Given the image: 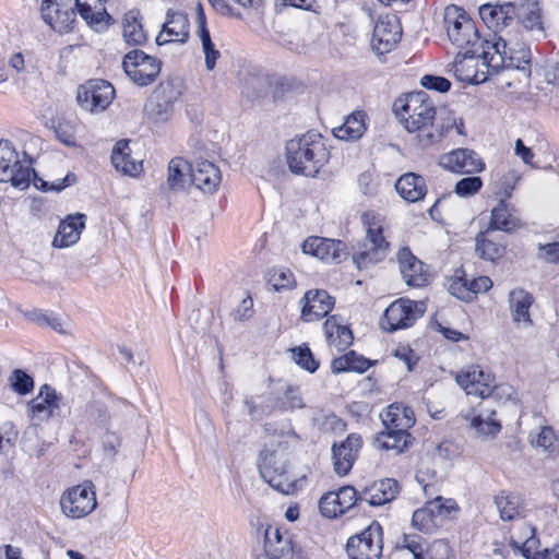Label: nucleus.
Segmentation results:
<instances>
[{
	"label": "nucleus",
	"instance_id": "obj_1",
	"mask_svg": "<svg viewBox=\"0 0 559 559\" xmlns=\"http://www.w3.org/2000/svg\"><path fill=\"white\" fill-rule=\"evenodd\" d=\"M393 110L408 132H415L414 140L420 150L438 144L442 127L435 124L436 107L426 92H414L397 98Z\"/></svg>",
	"mask_w": 559,
	"mask_h": 559
},
{
	"label": "nucleus",
	"instance_id": "obj_2",
	"mask_svg": "<svg viewBox=\"0 0 559 559\" xmlns=\"http://www.w3.org/2000/svg\"><path fill=\"white\" fill-rule=\"evenodd\" d=\"M479 15L489 29L503 33L513 24L521 25L537 38L545 36L540 8L537 2H506L503 4H483Z\"/></svg>",
	"mask_w": 559,
	"mask_h": 559
},
{
	"label": "nucleus",
	"instance_id": "obj_3",
	"mask_svg": "<svg viewBox=\"0 0 559 559\" xmlns=\"http://www.w3.org/2000/svg\"><path fill=\"white\" fill-rule=\"evenodd\" d=\"M24 165L19 158L12 143L8 140L0 141V181L10 182L13 187L24 190L29 186L31 174H33V185L45 192L61 191L75 181L73 174H68L64 178L48 182L39 178L35 170L31 168L32 160L28 159Z\"/></svg>",
	"mask_w": 559,
	"mask_h": 559
},
{
	"label": "nucleus",
	"instance_id": "obj_4",
	"mask_svg": "<svg viewBox=\"0 0 559 559\" xmlns=\"http://www.w3.org/2000/svg\"><path fill=\"white\" fill-rule=\"evenodd\" d=\"M286 159L292 173L314 178L328 164L330 153L322 135L309 131L287 142Z\"/></svg>",
	"mask_w": 559,
	"mask_h": 559
},
{
	"label": "nucleus",
	"instance_id": "obj_5",
	"mask_svg": "<svg viewBox=\"0 0 559 559\" xmlns=\"http://www.w3.org/2000/svg\"><path fill=\"white\" fill-rule=\"evenodd\" d=\"M531 61V50L511 31L495 33V38L481 50V68L499 73L503 69H524Z\"/></svg>",
	"mask_w": 559,
	"mask_h": 559
},
{
	"label": "nucleus",
	"instance_id": "obj_6",
	"mask_svg": "<svg viewBox=\"0 0 559 559\" xmlns=\"http://www.w3.org/2000/svg\"><path fill=\"white\" fill-rule=\"evenodd\" d=\"M443 23L449 40L465 53H478L487 49L488 39L481 40L475 22L460 7L451 4L444 9Z\"/></svg>",
	"mask_w": 559,
	"mask_h": 559
},
{
	"label": "nucleus",
	"instance_id": "obj_7",
	"mask_svg": "<svg viewBox=\"0 0 559 559\" xmlns=\"http://www.w3.org/2000/svg\"><path fill=\"white\" fill-rule=\"evenodd\" d=\"M361 221L366 226V239L354 248L352 259L359 270L368 269L383 261L389 252V242L383 237V226L374 212H364Z\"/></svg>",
	"mask_w": 559,
	"mask_h": 559
},
{
	"label": "nucleus",
	"instance_id": "obj_8",
	"mask_svg": "<svg viewBox=\"0 0 559 559\" xmlns=\"http://www.w3.org/2000/svg\"><path fill=\"white\" fill-rule=\"evenodd\" d=\"M259 471L261 477L275 490L285 493L294 495L300 490L306 481L305 477L292 478L285 460L277 457V455L269 450L263 449L260 452Z\"/></svg>",
	"mask_w": 559,
	"mask_h": 559
},
{
	"label": "nucleus",
	"instance_id": "obj_9",
	"mask_svg": "<svg viewBox=\"0 0 559 559\" xmlns=\"http://www.w3.org/2000/svg\"><path fill=\"white\" fill-rule=\"evenodd\" d=\"M455 380L457 384L466 392L467 395H475L481 399L493 397L500 400L502 395L510 397L513 389L510 385H497L495 377L479 366H471L456 373Z\"/></svg>",
	"mask_w": 559,
	"mask_h": 559
},
{
	"label": "nucleus",
	"instance_id": "obj_10",
	"mask_svg": "<svg viewBox=\"0 0 559 559\" xmlns=\"http://www.w3.org/2000/svg\"><path fill=\"white\" fill-rule=\"evenodd\" d=\"M382 551L383 530L377 521H372L362 531L350 536L346 543L349 559H380Z\"/></svg>",
	"mask_w": 559,
	"mask_h": 559
},
{
	"label": "nucleus",
	"instance_id": "obj_11",
	"mask_svg": "<svg viewBox=\"0 0 559 559\" xmlns=\"http://www.w3.org/2000/svg\"><path fill=\"white\" fill-rule=\"evenodd\" d=\"M97 506L92 481H84L66 490L60 498L62 513L71 519H83Z\"/></svg>",
	"mask_w": 559,
	"mask_h": 559
},
{
	"label": "nucleus",
	"instance_id": "obj_12",
	"mask_svg": "<svg viewBox=\"0 0 559 559\" xmlns=\"http://www.w3.org/2000/svg\"><path fill=\"white\" fill-rule=\"evenodd\" d=\"M425 310L423 301L400 298L385 309L381 328L388 332L407 329L424 316Z\"/></svg>",
	"mask_w": 559,
	"mask_h": 559
},
{
	"label": "nucleus",
	"instance_id": "obj_13",
	"mask_svg": "<svg viewBox=\"0 0 559 559\" xmlns=\"http://www.w3.org/2000/svg\"><path fill=\"white\" fill-rule=\"evenodd\" d=\"M122 68L128 78L138 86L152 84L160 72V62L144 51H129L122 60Z\"/></svg>",
	"mask_w": 559,
	"mask_h": 559
},
{
	"label": "nucleus",
	"instance_id": "obj_14",
	"mask_svg": "<svg viewBox=\"0 0 559 559\" xmlns=\"http://www.w3.org/2000/svg\"><path fill=\"white\" fill-rule=\"evenodd\" d=\"M181 92L173 81L160 83L152 93L145 105V112L154 122L168 121L174 112V105Z\"/></svg>",
	"mask_w": 559,
	"mask_h": 559
},
{
	"label": "nucleus",
	"instance_id": "obj_15",
	"mask_svg": "<svg viewBox=\"0 0 559 559\" xmlns=\"http://www.w3.org/2000/svg\"><path fill=\"white\" fill-rule=\"evenodd\" d=\"M115 97L114 86L104 80H91L78 90V103L82 109L94 112L105 110Z\"/></svg>",
	"mask_w": 559,
	"mask_h": 559
},
{
	"label": "nucleus",
	"instance_id": "obj_16",
	"mask_svg": "<svg viewBox=\"0 0 559 559\" xmlns=\"http://www.w3.org/2000/svg\"><path fill=\"white\" fill-rule=\"evenodd\" d=\"M402 36V27L395 15L380 16L376 22L371 38L372 49L378 55L390 52Z\"/></svg>",
	"mask_w": 559,
	"mask_h": 559
},
{
	"label": "nucleus",
	"instance_id": "obj_17",
	"mask_svg": "<svg viewBox=\"0 0 559 559\" xmlns=\"http://www.w3.org/2000/svg\"><path fill=\"white\" fill-rule=\"evenodd\" d=\"M359 500V493L353 486H343L337 491H329L319 500L323 516L334 519L350 510Z\"/></svg>",
	"mask_w": 559,
	"mask_h": 559
},
{
	"label": "nucleus",
	"instance_id": "obj_18",
	"mask_svg": "<svg viewBox=\"0 0 559 559\" xmlns=\"http://www.w3.org/2000/svg\"><path fill=\"white\" fill-rule=\"evenodd\" d=\"M302 252L324 262L341 263L347 257L346 245L341 240L309 237L301 246Z\"/></svg>",
	"mask_w": 559,
	"mask_h": 559
},
{
	"label": "nucleus",
	"instance_id": "obj_19",
	"mask_svg": "<svg viewBox=\"0 0 559 559\" xmlns=\"http://www.w3.org/2000/svg\"><path fill=\"white\" fill-rule=\"evenodd\" d=\"M439 165L444 169L459 174L480 173L485 168V164L477 153L468 148H456L441 155Z\"/></svg>",
	"mask_w": 559,
	"mask_h": 559
},
{
	"label": "nucleus",
	"instance_id": "obj_20",
	"mask_svg": "<svg viewBox=\"0 0 559 559\" xmlns=\"http://www.w3.org/2000/svg\"><path fill=\"white\" fill-rule=\"evenodd\" d=\"M361 445L362 439L357 433H349L340 444L332 445L333 465L337 475L345 476L350 472Z\"/></svg>",
	"mask_w": 559,
	"mask_h": 559
},
{
	"label": "nucleus",
	"instance_id": "obj_21",
	"mask_svg": "<svg viewBox=\"0 0 559 559\" xmlns=\"http://www.w3.org/2000/svg\"><path fill=\"white\" fill-rule=\"evenodd\" d=\"M301 319L306 322L318 321L330 313L335 300L326 290L310 289L300 300Z\"/></svg>",
	"mask_w": 559,
	"mask_h": 559
},
{
	"label": "nucleus",
	"instance_id": "obj_22",
	"mask_svg": "<svg viewBox=\"0 0 559 559\" xmlns=\"http://www.w3.org/2000/svg\"><path fill=\"white\" fill-rule=\"evenodd\" d=\"M44 21L60 34L69 33L75 23V12L72 8L63 5L59 0H44L41 4Z\"/></svg>",
	"mask_w": 559,
	"mask_h": 559
},
{
	"label": "nucleus",
	"instance_id": "obj_23",
	"mask_svg": "<svg viewBox=\"0 0 559 559\" xmlns=\"http://www.w3.org/2000/svg\"><path fill=\"white\" fill-rule=\"evenodd\" d=\"M86 225V215L81 212L68 214L59 223L57 233L52 239V247L58 249L69 248L75 245Z\"/></svg>",
	"mask_w": 559,
	"mask_h": 559
},
{
	"label": "nucleus",
	"instance_id": "obj_24",
	"mask_svg": "<svg viewBox=\"0 0 559 559\" xmlns=\"http://www.w3.org/2000/svg\"><path fill=\"white\" fill-rule=\"evenodd\" d=\"M189 37V20L187 14L168 10L166 22L163 24L162 32L156 37L158 46L168 43L183 44Z\"/></svg>",
	"mask_w": 559,
	"mask_h": 559
},
{
	"label": "nucleus",
	"instance_id": "obj_25",
	"mask_svg": "<svg viewBox=\"0 0 559 559\" xmlns=\"http://www.w3.org/2000/svg\"><path fill=\"white\" fill-rule=\"evenodd\" d=\"M478 58L481 59L480 50L478 53H457L453 62V71L459 81L471 84H478L486 81L488 74H492L491 72H488L487 68H485L486 71L478 70Z\"/></svg>",
	"mask_w": 559,
	"mask_h": 559
},
{
	"label": "nucleus",
	"instance_id": "obj_26",
	"mask_svg": "<svg viewBox=\"0 0 559 559\" xmlns=\"http://www.w3.org/2000/svg\"><path fill=\"white\" fill-rule=\"evenodd\" d=\"M265 559H293L294 548L288 532L269 526L264 535Z\"/></svg>",
	"mask_w": 559,
	"mask_h": 559
},
{
	"label": "nucleus",
	"instance_id": "obj_27",
	"mask_svg": "<svg viewBox=\"0 0 559 559\" xmlns=\"http://www.w3.org/2000/svg\"><path fill=\"white\" fill-rule=\"evenodd\" d=\"M397 262L401 275L408 286L421 287L426 284L427 277L424 271V263L412 253L409 248L404 247L400 249Z\"/></svg>",
	"mask_w": 559,
	"mask_h": 559
},
{
	"label": "nucleus",
	"instance_id": "obj_28",
	"mask_svg": "<svg viewBox=\"0 0 559 559\" xmlns=\"http://www.w3.org/2000/svg\"><path fill=\"white\" fill-rule=\"evenodd\" d=\"M400 492V485L393 478H384L374 481L359 493V500L366 501L372 507L391 502Z\"/></svg>",
	"mask_w": 559,
	"mask_h": 559
},
{
	"label": "nucleus",
	"instance_id": "obj_29",
	"mask_svg": "<svg viewBox=\"0 0 559 559\" xmlns=\"http://www.w3.org/2000/svg\"><path fill=\"white\" fill-rule=\"evenodd\" d=\"M60 397L56 390L44 384L38 395L31 402V416L38 421H45L53 417L60 409Z\"/></svg>",
	"mask_w": 559,
	"mask_h": 559
},
{
	"label": "nucleus",
	"instance_id": "obj_30",
	"mask_svg": "<svg viewBox=\"0 0 559 559\" xmlns=\"http://www.w3.org/2000/svg\"><path fill=\"white\" fill-rule=\"evenodd\" d=\"M221 181V170L209 160L197 162L191 170V182L204 193L211 194L215 192Z\"/></svg>",
	"mask_w": 559,
	"mask_h": 559
},
{
	"label": "nucleus",
	"instance_id": "obj_31",
	"mask_svg": "<svg viewBox=\"0 0 559 559\" xmlns=\"http://www.w3.org/2000/svg\"><path fill=\"white\" fill-rule=\"evenodd\" d=\"M508 301L513 322L524 328L532 326L533 320L530 314V308L534 302L532 294L523 288H516L510 292Z\"/></svg>",
	"mask_w": 559,
	"mask_h": 559
},
{
	"label": "nucleus",
	"instance_id": "obj_32",
	"mask_svg": "<svg viewBox=\"0 0 559 559\" xmlns=\"http://www.w3.org/2000/svg\"><path fill=\"white\" fill-rule=\"evenodd\" d=\"M380 416L385 429H395L396 431L408 432V429L415 424L413 409L401 403H393L389 405L385 412Z\"/></svg>",
	"mask_w": 559,
	"mask_h": 559
},
{
	"label": "nucleus",
	"instance_id": "obj_33",
	"mask_svg": "<svg viewBox=\"0 0 559 559\" xmlns=\"http://www.w3.org/2000/svg\"><path fill=\"white\" fill-rule=\"evenodd\" d=\"M395 189L404 200L416 202L426 194L425 179L419 175L408 173L397 179Z\"/></svg>",
	"mask_w": 559,
	"mask_h": 559
},
{
	"label": "nucleus",
	"instance_id": "obj_34",
	"mask_svg": "<svg viewBox=\"0 0 559 559\" xmlns=\"http://www.w3.org/2000/svg\"><path fill=\"white\" fill-rule=\"evenodd\" d=\"M413 442V438L409 432L396 431L395 429H383L378 432L374 439V444L381 450H393L396 453H402Z\"/></svg>",
	"mask_w": 559,
	"mask_h": 559
},
{
	"label": "nucleus",
	"instance_id": "obj_35",
	"mask_svg": "<svg viewBox=\"0 0 559 559\" xmlns=\"http://www.w3.org/2000/svg\"><path fill=\"white\" fill-rule=\"evenodd\" d=\"M122 36L127 44L141 46L146 43L147 36L141 23L139 10H130L123 16Z\"/></svg>",
	"mask_w": 559,
	"mask_h": 559
},
{
	"label": "nucleus",
	"instance_id": "obj_36",
	"mask_svg": "<svg viewBox=\"0 0 559 559\" xmlns=\"http://www.w3.org/2000/svg\"><path fill=\"white\" fill-rule=\"evenodd\" d=\"M129 141L121 140L117 142L112 150L111 163L118 171L124 175L135 176L142 169V163H138L130 157Z\"/></svg>",
	"mask_w": 559,
	"mask_h": 559
},
{
	"label": "nucleus",
	"instance_id": "obj_37",
	"mask_svg": "<svg viewBox=\"0 0 559 559\" xmlns=\"http://www.w3.org/2000/svg\"><path fill=\"white\" fill-rule=\"evenodd\" d=\"M366 117L364 111L349 115L342 126L333 129L334 136L344 141L358 140L366 131Z\"/></svg>",
	"mask_w": 559,
	"mask_h": 559
},
{
	"label": "nucleus",
	"instance_id": "obj_38",
	"mask_svg": "<svg viewBox=\"0 0 559 559\" xmlns=\"http://www.w3.org/2000/svg\"><path fill=\"white\" fill-rule=\"evenodd\" d=\"M370 367V361L361 355H357L354 350L343 356L334 358L331 362L333 373L355 371L362 373Z\"/></svg>",
	"mask_w": 559,
	"mask_h": 559
},
{
	"label": "nucleus",
	"instance_id": "obj_39",
	"mask_svg": "<svg viewBox=\"0 0 559 559\" xmlns=\"http://www.w3.org/2000/svg\"><path fill=\"white\" fill-rule=\"evenodd\" d=\"M496 412L491 409L480 411L477 415H466V419H471V427L476 430L479 436L495 437L501 429L500 423L493 418Z\"/></svg>",
	"mask_w": 559,
	"mask_h": 559
},
{
	"label": "nucleus",
	"instance_id": "obj_40",
	"mask_svg": "<svg viewBox=\"0 0 559 559\" xmlns=\"http://www.w3.org/2000/svg\"><path fill=\"white\" fill-rule=\"evenodd\" d=\"M493 502L502 521H513L521 515L520 498L513 493L500 491L495 496Z\"/></svg>",
	"mask_w": 559,
	"mask_h": 559
},
{
	"label": "nucleus",
	"instance_id": "obj_41",
	"mask_svg": "<svg viewBox=\"0 0 559 559\" xmlns=\"http://www.w3.org/2000/svg\"><path fill=\"white\" fill-rule=\"evenodd\" d=\"M192 167L180 157L173 158L168 164L167 185L171 190H181L187 182V175H191Z\"/></svg>",
	"mask_w": 559,
	"mask_h": 559
},
{
	"label": "nucleus",
	"instance_id": "obj_42",
	"mask_svg": "<svg viewBox=\"0 0 559 559\" xmlns=\"http://www.w3.org/2000/svg\"><path fill=\"white\" fill-rule=\"evenodd\" d=\"M323 329L329 343L334 345L338 352L346 349L353 343V333L347 326L326 320Z\"/></svg>",
	"mask_w": 559,
	"mask_h": 559
},
{
	"label": "nucleus",
	"instance_id": "obj_43",
	"mask_svg": "<svg viewBox=\"0 0 559 559\" xmlns=\"http://www.w3.org/2000/svg\"><path fill=\"white\" fill-rule=\"evenodd\" d=\"M427 544L428 540L420 535L403 534L401 539L396 543L395 549L407 551L413 559H427Z\"/></svg>",
	"mask_w": 559,
	"mask_h": 559
},
{
	"label": "nucleus",
	"instance_id": "obj_44",
	"mask_svg": "<svg viewBox=\"0 0 559 559\" xmlns=\"http://www.w3.org/2000/svg\"><path fill=\"white\" fill-rule=\"evenodd\" d=\"M504 247L498 242H495L479 234L475 239V252L478 258L495 262L503 257Z\"/></svg>",
	"mask_w": 559,
	"mask_h": 559
},
{
	"label": "nucleus",
	"instance_id": "obj_45",
	"mask_svg": "<svg viewBox=\"0 0 559 559\" xmlns=\"http://www.w3.org/2000/svg\"><path fill=\"white\" fill-rule=\"evenodd\" d=\"M412 526L425 534H431L440 527L439 522L436 520L433 509H431L428 502L425 507L414 511Z\"/></svg>",
	"mask_w": 559,
	"mask_h": 559
},
{
	"label": "nucleus",
	"instance_id": "obj_46",
	"mask_svg": "<svg viewBox=\"0 0 559 559\" xmlns=\"http://www.w3.org/2000/svg\"><path fill=\"white\" fill-rule=\"evenodd\" d=\"M270 401L272 402V408L280 411H294L305 406L299 389L292 385L286 388L283 396H270Z\"/></svg>",
	"mask_w": 559,
	"mask_h": 559
},
{
	"label": "nucleus",
	"instance_id": "obj_47",
	"mask_svg": "<svg viewBox=\"0 0 559 559\" xmlns=\"http://www.w3.org/2000/svg\"><path fill=\"white\" fill-rule=\"evenodd\" d=\"M520 177L514 173L510 171L502 176L499 181V190L495 191L496 199L499 204L495 206L492 210H509L508 199L511 197V193L518 182Z\"/></svg>",
	"mask_w": 559,
	"mask_h": 559
},
{
	"label": "nucleus",
	"instance_id": "obj_48",
	"mask_svg": "<svg viewBox=\"0 0 559 559\" xmlns=\"http://www.w3.org/2000/svg\"><path fill=\"white\" fill-rule=\"evenodd\" d=\"M521 225V221L511 212H491L489 230L510 233Z\"/></svg>",
	"mask_w": 559,
	"mask_h": 559
},
{
	"label": "nucleus",
	"instance_id": "obj_49",
	"mask_svg": "<svg viewBox=\"0 0 559 559\" xmlns=\"http://www.w3.org/2000/svg\"><path fill=\"white\" fill-rule=\"evenodd\" d=\"M428 504L433 509L436 520L439 522L440 526H442L443 522L448 520L453 512L459 511V507L453 499L437 497L432 501H429Z\"/></svg>",
	"mask_w": 559,
	"mask_h": 559
},
{
	"label": "nucleus",
	"instance_id": "obj_50",
	"mask_svg": "<svg viewBox=\"0 0 559 559\" xmlns=\"http://www.w3.org/2000/svg\"><path fill=\"white\" fill-rule=\"evenodd\" d=\"M269 283L276 292L293 288L295 286L294 274L288 269H274L270 274Z\"/></svg>",
	"mask_w": 559,
	"mask_h": 559
},
{
	"label": "nucleus",
	"instance_id": "obj_51",
	"mask_svg": "<svg viewBox=\"0 0 559 559\" xmlns=\"http://www.w3.org/2000/svg\"><path fill=\"white\" fill-rule=\"evenodd\" d=\"M533 445L543 449L546 452H554L557 449V438L551 427H543L535 437L531 436Z\"/></svg>",
	"mask_w": 559,
	"mask_h": 559
},
{
	"label": "nucleus",
	"instance_id": "obj_52",
	"mask_svg": "<svg viewBox=\"0 0 559 559\" xmlns=\"http://www.w3.org/2000/svg\"><path fill=\"white\" fill-rule=\"evenodd\" d=\"M293 359L302 369L314 372L319 368V361L314 359L308 346H298L292 350Z\"/></svg>",
	"mask_w": 559,
	"mask_h": 559
},
{
	"label": "nucleus",
	"instance_id": "obj_53",
	"mask_svg": "<svg viewBox=\"0 0 559 559\" xmlns=\"http://www.w3.org/2000/svg\"><path fill=\"white\" fill-rule=\"evenodd\" d=\"M427 559H453V549L447 539H436L427 544Z\"/></svg>",
	"mask_w": 559,
	"mask_h": 559
},
{
	"label": "nucleus",
	"instance_id": "obj_54",
	"mask_svg": "<svg viewBox=\"0 0 559 559\" xmlns=\"http://www.w3.org/2000/svg\"><path fill=\"white\" fill-rule=\"evenodd\" d=\"M13 391L21 395L28 394L34 389V380L21 369H15L10 378Z\"/></svg>",
	"mask_w": 559,
	"mask_h": 559
},
{
	"label": "nucleus",
	"instance_id": "obj_55",
	"mask_svg": "<svg viewBox=\"0 0 559 559\" xmlns=\"http://www.w3.org/2000/svg\"><path fill=\"white\" fill-rule=\"evenodd\" d=\"M75 7L78 12L82 16V19L94 28H104L110 24L107 22V19H100L96 16V10H94L91 4L81 3L75 1Z\"/></svg>",
	"mask_w": 559,
	"mask_h": 559
},
{
	"label": "nucleus",
	"instance_id": "obj_56",
	"mask_svg": "<svg viewBox=\"0 0 559 559\" xmlns=\"http://www.w3.org/2000/svg\"><path fill=\"white\" fill-rule=\"evenodd\" d=\"M483 186L479 177H465L456 182L454 192L460 197H469L477 193Z\"/></svg>",
	"mask_w": 559,
	"mask_h": 559
},
{
	"label": "nucleus",
	"instance_id": "obj_57",
	"mask_svg": "<svg viewBox=\"0 0 559 559\" xmlns=\"http://www.w3.org/2000/svg\"><path fill=\"white\" fill-rule=\"evenodd\" d=\"M449 292L463 301H472L471 290H468V278L465 275L452 280L449 284Z\"/></svg>",
	"mask_w": 559,
	"mask_h": 559
},
{
	"label": "nucleus",
	"instance_id": "obj_58",
	"mask_svg": "<svg viewBox=\"0 0 559 559\" xmlns=\"http://www.w3.org/2000/svg\"><path fill=\"white\" fill-rule=\"evenodd\" d=\"M200 38L205 55V67L209 71H211L215 68L216 60L221 57V52L215 49L210 33L200 35Z\"/></svg>",
	"mask_w": 559,
	"mask_h": 559
},
{
	"label": "nucleus",
	"instance_id": "obj_59",
	"mask_svg": "<svg viewBox=\"0 0 559 559\" xmlns=\"http://www.w3.org/2000/svg\"><path fill=\"white\" fill-rule=\"evenodd\" d=\"M537 257L547 263L557 264L559 263V240L538 243Z\"/></svg>",
	"mask_w": 559,
	"mask_h": 559
},
{
	"label": "nucleus",
	"instance_id": "obj_60",
	"mask_svg": "<svg viewBox=\"0 0 559 559\" xmlns=\"http://www.w3.org/2000/svg\"><path fill=\"white\" fill-rule=\"evenodd\" d=\"M420 84L427 90H432L440 93H445L451 87V82L448 79L431 74L424 75L420 80Z\"/></svg>",
	"mask_w": 559,
	"mask_h": 559
},
{
	"label": "nucleus",
	"instance_id": "obj_61",
	"mask_svg": "<svg viewBox=\"0 0 559 559\" xmlns=\"http://www.w3.org/2000/svg\"><path fill=\"white\" fill-rule=\"evenodd\" d=\"M253 300L250 296H247L233 310L231 317L234 318L235 321L243 322L249 320L253 316Z\"/></svg>",
	"mask_w": 559,
	"mask_h": 559
},
{
	"label": "nucleus",
	"instance_id": "obj_62",
	"mask_svg": "<svg viewBox=\"0 0 559 559\" xmlns=\"http://www.w3.org/2000/svg\"><path fill=\"white\" fill-rule=\"evenodd\" d=\"M531 543H534V540H526L522 547L523 556L526 559H559V545L550 549L546 548L543 551L532 554L531 549L527 546Z\"/></svg>",
	"mask_w": 559,
	"mask_h": 559
},
{
	"label": "nucleus",
	"instance_id": "obj_63",
	"mask_svg": "<svg viewBox=\"0 0 559 559\" xmlns=\"http://www.w3.org/2000/svg\"><path fill=\"white\" fill-rule=\"evenodd\" d=\"M246 407L248 408V413L254 420H260L264 415H269L274 408H272V402L270 397H267V403L265 405H257L252 397H246L243 401Z\"/></svg>",
	"mask_w": 559,
	"mask_h": 559
},
{
	"label": "nucleus",
	"instance_id": "obj_64",
	"mask_svg": "<svg viewBox=\"0 0 559 559\" xmlns=\"http://www.w3.org/2000/svg\"><path fill=\"white\" fill-rule=\"evenodd\" d=\"M17 435L19 432L14 424L11 421H5L0 427V451L2 450L4 443L13 447L17 439Z\"/></svg>",
	"mask_w": 559,
	"mask_h": 559
}]
</instances>
